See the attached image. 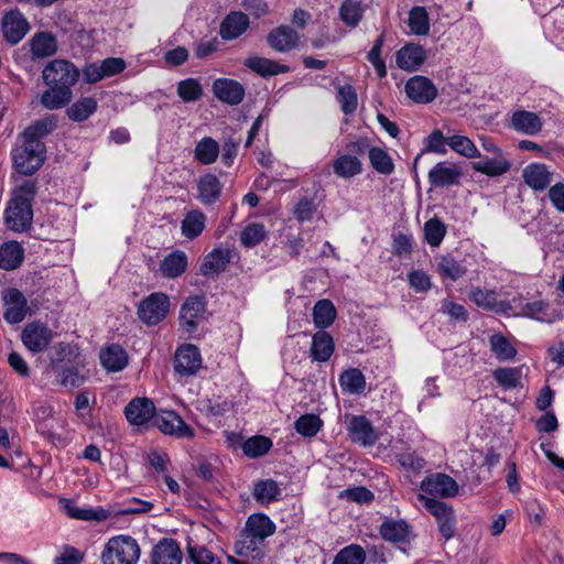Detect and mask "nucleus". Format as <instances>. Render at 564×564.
I'll return each instance as SVG.
<instances>
[{"label":"nucleus","mask_w":564,"mask_h":564,"mask_svg":"<svg viewBox=\"0 0 564 564\" xmlns=\"http://www.w3.org/2000/svg\"><path fill=\"white\" fill-rule=\"evenodd\" d=\"M447 231L446 225L437 217L424 224V238L431 247H438Z\"/></svg>","instance_id":"obj_54"},{"label":"nucleus","mask_w":564,"mask_h":564,"mask_svg":"<svg viewBox=\"0 0 564 564\" xmlns=\"http://www.w3.org/2000/svg\"><path fill=\"white\" fill-rule=\"evenodd\" d=\"M322 425L323 422L316 414H304L294 423L296 432L306 437L315 436L319 432Z\"/></svg>","instance_id":"obj_59"},{"label":"nucleus","mask_w":564,"mask_h":564,"mask_svg":"<svg viewBox=\"0 0 564 564\" xmlns=\"http://www.w3.org/2000/svg\"><path fill=\"white\" fill-rule=\"evenodd\" d=\"M6 225L7 227L15 232L25 231L31 227L33 219V210L31 205H26L23 202L10 200L6 209Z\"/></svg>","instance_id":"obj_14"},{"label":"nucleus","mask_w":564,"mask_h":564,"mask_svg":"<svg viewBox=\"0 0 564 564\" xmlns=\"http://www.w3.org/2000/svg\"><path fill=\"white\" fill-rule=\"evenodd\" d=\"M281 494L279 484L273 479H262L253 486V498L261 503H270L278 500Z\"/></svg>","instance_id":"obj_45"},{"label":"nucleus","mask_w":564,"mask_h":564,"mask_svg":"<svg viewBox=\"0 0 564 564\" xmlns=\"http://www.w3.org/2000/svg\"><path fill=\"white\" fill-rule=\"evenodd\" d=\"M52 370L58 384L65 388H78L86 381L83 365L78 360L77 347L67 343H58L53 347Z\"/></svg>","instance_id":"obj_2"},{"label":"nucleus","mask_w":564,"mask_h":564,"mask_svg":"<svg viewBox=\"0 0 564 564\" xmlns=\"http://www.w3.org/2000/svg\"><path fill=\"white\" fill-rule=\"evenodd\" d=\"M177 95L184 102H194L202 98L203 87L195 78H187L177 84Z\"/></svg>","instance_id":"obj_58"},{"label":"nucleus","mask_w":564,"mask_h":564,"mask_svg":"<svg viewBox=\"0 0 564 564\" xmlns=\"http://www.w3.org/2000/svg\"><path fill=\"white\" fill-rule=\"evenodd\" d=\"M405 93L417 104H429L435 99L437 89L427 77L414 76L406 82Z\"/></svg>","instance_id":"obj_19"},{"label":"nucleus","mask_w":564,"mask_h":564,"mask_svg":"<svg viewBox=\"0 0 564 564\" xmlns=\"http://www.w3.org/2000/svg\"><path fill=\"white\" fill-rule=\"evenodd\" d=\"M243 529L263 542L268 536L274 533L275 524L268 516L254 513L247 519Z\"/></svg>","instance_id":"obj_34"},{"label":"nucleus","mask_w":564,"mask_h":564,"mask_svg":"<svg viewBox=\"0 0 564 564\" xmlns=\"http://www.w3.org/2000/svg\"><path fill=\"white\" fill-rule=\"evenodd\" d=\"M183 553L180 544L172 538L159 540L150 553L151 564H182Z\"/></svg>","instance_id":"obj_15"},{"label":"nucleus","mask_w":564,"mask_h":564,"mask_svg":"<svg viewBox=\"0 0 564 564\" xmlns=\"http://www.w3.org/2000/svg\"><path fill=\"white\" fill-rule=\"evenodd\" d=\"M492 376L503 389H513L520 384L522 367L498 368L494 371Z\"/></svg>","instance_id":"obj_55"},{"label":"nucleus","mask_w":564,"mask_h":564,"mask_svg":"<svg viewBox=\"0 0 564 564\" xmlns=\"http://www.w3.org/2000/svg\"><path fill=\"white\" fill-rule=\"evenodd\" d=\"M262 544V541L243 529L235 542V553L239 556L258 557L261 555L260 546Z\"/></svg>","instance_id":"obj_41"},{"label":"nucleus","mask_w":564,"mask_h":564,"mask_svg":"<svg viewBox=\"0 0 564 564\" xmlns=\"http://www.w3.org/2000/svg\"><path fill=\"white\" fill-rule=\"evenodd\" d=\"M348 433L352 442L362 446H371L378 440V434L371 422L364 415H355L350 419Z\"/></svg>","instance_id":"obj_21"},{"label":"nucleus","mask_w":564,"mask_h":564,"mask_svg":"<svg viewBox=\"0 0 564 564\" xmlns=\"http://www.w3.org/2000/svg\"><path fill=\"white\" fill-rule=\"evenodd\" d=\"M469 299L473 301L478 307L484 310H494L497 305V294L491 290H482L480 288H475L469 293Z\"/></svg>","instance_id":"obj_62"},{"label":"nucleus","mask_w":564,"mask_h":564,"mask_svg":"<svg viewBox=\"0 0 564 564\" xmlns=\"http://www.w3.org/2000/svg\"><path fill=\"white\" fill-rule=\"evenodd\" d=\"M339 383L344 391L352 394L362 393L366 388V379L364 373L357 368L345 370L339 376Z\"/></svg>","instance_id":"obj_46"},{"label":"nucleus","mask_w":564,"mask_h":564,"mask_svg":"<svg viewBox=\"0 0 564 564\" xmlns=\"http://www.w3.org/2000/svg\"><path fill=\"white\" fill-rule=\"evenodd\" d=\"M410 533V528L405 521H386L380 527V534L386 541L402 542Z\"/></svg>","instance_id":"obj_49"},{"label":"nucleus","mask_w":564,"mask_h":564,"mask_svg":"<svg viewBox=\"0 0 564 564\" xmlns=\"http://www.w3.org/2000/svg\"><path fill=\"white\" fill-rule=\"evenodd\" d=\"M56 127L57 117L55 115H50L31 123L20 134V138L43 143L42 139L52 133Z\"/></svg>","instance_id":"obj_31"},{"label":"nucleus","mask_w":564,"mask_h":564,"mask_svg":"<svg viewBox=\"0 0 564 564\" xmlns=\"http://www.w3.org/2000/svg\"><path fill=\"white\" fill-rule=\"evenodd\" d=\"M155 425L162 433L174 435L176 437L193 438L194 431L183 419L174 411H162L155 413L153 419Z\"/></svg>","instance_id":"obj_11"},{"label":"nucleus","mask_w":564,"mask_h":564,"mask_svg":"<svg viewBox=\"0 0 564 564\" xmlns=\"http://www.w3.org/2000/svg\"><path fill=\"white\" fill-rule=\"evenodd\" d=\"M170 300L164 293H152L138 306V316L147 325L153 326L162 322L169 313Z\"/></svg>","instance_id":"obj_6"},{"label":"nucleus","mask_w":564,"mask_h":564,"mask_svg":"<svg viewBox=\"0 0 564 564\" xmlns=\"http://www.w3.org/2000/svg\"><path fill=\"white\" fill-rule=\"evenodd\" d=\"M46 148L44 143L19 137L12 148L11 159L14 170L22 175H32L43 165Z\"/></svg>","instance_id":"obj_3"},{"label":"nucleus","mask_w":564,"mask_h":564,"mask_svg":"<svg viewBox=\"0 0 564 564\" xmlns=\"http://www.w3.org/2000/svg\"><path fill=\"white\" fill-rule=\"evenodd\" d=\"M489 345L495 357L501 362L512 360L517 355V349L499 333L490 336Z\"/></svg>","instance_id":"obj_47"},{"label":"nucleus","mask_w":564,"mask_h":564,"mask_svg":"<svg viewBox=\"0 0 564 564\" xmlns=\"http://www.w3.org/2000/svg\"><path fill=\"white\" fill-rule=\"evenodd\" d=\"M80 70L68 59L55 58L48 62L42 78L47 87L40 96V104L47 110H57L67 106L73 99V86L78 82Z\"/></svg>","instance_id":"obj_1"},{"label":"nucleus","mask_w":564,"mask_h":564,"mask_svg":"<svg viewBox=\"0 0 564 564\" xmlns=\"http://www.w3.org/2000/svg\"><path fill=\"white\" fill-rule=\"evenodd\" d=\"M267 229L262 224L252 223L247 225L240 234V242L246 248H252L262 242L267 237Z\"/></svg>","instance_id":"obj_57"},{"label":"nucleus","mask_w":564,"mask_h":564,"mask_svg":"<svg viewBox=\"0 0 564 564\" xmlns=\"http://www.w3.org/2000/svg\"><path fill=\"white\" fill-rule=\"evenodd\" d=\"M231 260V250L215 248L205 256L199 271L205 276H216L224 272Z\"/></svg>","instance_id":"obj_22"},{"label":"nucleus","mask_w":564,"mask_h":564,"mask_svg":"<svg viewBox=\"0 0 564 564\" xmlns=\"http://www.w3.org/2000/svg\"><path fill=\"white\" fill-rule=\"evenodd\" d=\"M313 322L318 328L330 326L336 318V308L329 300H319L313 307Z\"/></svg>","instance_id":"obj_43"},{"label":"nucleus","mask_w":564,"mask_h":564,"mask_svg":"<svg viewBox=\"0 0 564 564\" xmlns=\"http://www.w3.org/2000/svg\"><path fill=\"white\" fill-rule=\"evenodd\" d=\"M272 447V441L262 435L249 437L242 444L243 454L251 458H257L265 455Z\"/></svg>","instance_id":"obj_53"},{"label":"nucleus","mask_w":564,"mask_h":564,"mask_svg":"<svg viewBox=\"0 0 564 564\" xmlns=\"http://www.w3.org/2000/svg\"><path fill=\"white\" fill-rule=\"evenodd\" d=\"M3 303L6 306L3 318L9 324H19L25 318L28 301L20 290L15 288L7 289L3 294Z\"/></svg>","instance_id":"obj_13"},{"label":"nucleus","mask_w":564,"mask_h":564,"mask_svg":"<svg viewBox=\"0 0 564 564\" xmlns=\"http://www.w3.org/2000/svg\"><path fill=\"white\" fill-rule=\"evenodd\" d=\"M219 144L210 137H204L195 147L194 158L204 165L216 162L219 155Z\"/></svg>","instance_id":"obj_42"},{"label":"nucleus","mask_w":564,"mask_h":564,"mask_svg":"<svg viewBox=\"0 0 564 564\" xmlns=\"http://www.w3.org/2000/svg\"><path fill=\"white\" fill-rule=\"evenodd\" d=\"M335 350L332 335L325 330H318L312 338L310 356L313 361L325 362L329 360Z\"/></svg>","instance_id":"obj_30"},{"label":"nucleus","mask_w":564,"mask_h":564,"mask_svg":"<svg viewBox=\"0 0 564 564\" xmlns=\"http://www.w3.org/2000/svg\"><path fill=\"white\" fill-rule=\"evenodd\" d=\"M249 23V18L243 12H230L223 20L219 34L226 41L235 40L247 31Z\"/></svg>","instance_id":"obj_29"},{"label":"nucleus","mask_w":564,"mask_h":564,"mask_svg":"<svg viewBox=\"0 0 564 564\" xmlns=\"http://www.w3.org/2000/svg\"><path fill=\"white\" fill-rule=\"evenodd\" d=\"M24 250L17 241L6 242L0 247V269L14 270L22 263Z\"/></svg>","instance_id":"obj_38"},{"label":"nucleus","mask_w":564,"mask_h":564,"mask_svg":"<svg viewBox=\"0 0 564 564\" xmlns=\"http://www.w3.org/2000/svg\"><path fill=\"white\" fill-rule=\"evenodd\" d=\"M186 551L193 564H223L220 558L205 545L188 542Z\"/></svg>","instance_id":"obj_51"},{"label":"nucleus","mask_w":564,"mask_h":564,"mask_svg":"<svg viewBox=\"0 0 564 564\" xmlns=\"http://www.w3.org/2000/svg\"><path fill=\"white\" fill-rule=\"evenodd\" d=\"M462 173L445 162L437 163L429 173V181L435 187H444L458 183Z\"/></svg>","instance_id":"obj_33"},{"label":"nucleus","mask_w":564,"mask_h":564,"mask_svg":"<svg viewBox=\"0 0 564 564\" xmlns=\"http://www.w3.org/2000/svg\"><path fill=\"white\" fill-rule=\"evenodd\" d=\"M447 144L453 151L465 158H481V154L476 148L475 143L468 137L459 134L452 135L447 138Z\"/></svg>","instance_id":"obj_52"},{"label":"nucleus","mask_w":564,"mask_h":564,"mask_svg":"<svg viewBox=\"0 0 564 564\" xmlns=\"http://www.w3.org/2000/svg\"><path fill=\"white\" fill-rule=\"evenodd\" d=\"M408 25L416 35H426L430 32V19L424 7H414L410 10Z\"/></svg>","instance_id":"obj_50"},{"label":"nucleus","mask_w":564,"mask_h":564,"mask_svg":"<svg viewBox=\"0 0 564 564\" xmlns=\"http://www.w3.org/2000/svg\"><path fill=\"white\" fill-rule=\"evenodd\" d=\"M552 172L542 163H531L522 171L524 183L534 191H544L552 182Z\"/></svg>","instance_id":"obj_28"},{"label":"nucleus","mask_w":564,"mask_h":564,"mask_svg":"<svg viewBox=\"0 0 564 564\" xmlns=\"http://www.w3.org/2000/svg\"><path fill=\"white\" fill-rule=\"evenodd\" d=\"M223 188L217 175L206 173L197 180V198L203 205H213L220 198Z\"/></svg>","instance_id":"obj_23"},{"label":"nucleus","mask_w":564,"mask_h":564,"mask_svg":"<svg viewBox=\"0 0 564 564\" xmlns=\"http://www.w3.org/2000/svg\"><path fill=\"white\" fill-rule=\"evenodd\" d=\"M205 312L206 303L203 296L195 295L186 299L180 311V325L183 332L195 333Z\"/></svg>","instance_id":"obj_8"},{"label":"nucleus","mask_w":564,"mask_h":564,"mask_svg":"<svg viewBox=\"0 0 564 564\" xmlns=\"http://www.w3.org/2000/svg\"><path fill=\"white\" fill-rule=\"evenodd\" d=\"M421 490L433 497L452 498L458 494V485L454 478L443 473L426 476L420 486Z\"/></svg>","instance_id":"obj_10"},{"label":"nucleus","mask_w":564,"mask_h":564,"mask_svg":"<svg viewBox=\"0 0 564 564\" xmlns=\"http://www.w3.org/2000/svg\"><path fill=\"white\" fill-rule=\"evenodd\" d=\"M36 185L34 181L26 180L24 181L14 192V195L11 200L14 202H23L26 205H31L32 199L35 196Z\"/></svg>","instance_id":"obj_64"},{"label":"nucleus","mask_w":564,"mask_h":564,"mask_svg":"<svg viewBox=\"0 0 564 564\" xmlns=\"http://www.w3.org/2000/svg\"><path fill=\"white\" fill-rule=\"evenodd\" d=\"M214 95L224 104L227 105H239L245 98L243 86L230 78H217L213 83Z\"/></svg>","instance_id":"obj_20"},{"label":"nucleus","mask_w":564,"mask_h":564,"mask_svg":"<svg viewBox=\"0 0 564 564\" xmlns=\"http://www.w3.org/2000/svg\"><path fill=\"white\" fill-rule=\"evenodd\" d=\"M337 100L345 115H351L356 111L358 106V96L356 89L351 85H345L338 88Z\"/></svg>","instance_id":"obj_60"},{"label":"nucleus","mask_w":564,"mask_h":564,"mask_svg":"<svg viewBox=\"0 0 564 564\" xmlns=\"http://www.w3.org/2000/svg\"><path fill=\"white\" fill-rule=\"evenodd\" d=\"M1 30L4 40L15 45L26 35L30 24L18 9H13L3 14Z\"/></svg>","instance_id":"obj_12"},{"label":"nucleus","mask_w":564,"mask_h":564,"mask_svg":"<svg viewBox=\"0 0 564 564\" xmlns=\"http://www.w3.org/2000/svg\"><path fill=\"white\" fill-rule=\"evenodd\" d=\"M542 120L541 118L532 111L528 110H517L512 112L510 117L509 127L514 131L534 135L542 130Z\"/></svg>","instance_id":"obj_24"},{"label":"nucleus","mask_w":564,"mask_h":564,"mask_svg":"<svg viewBox=\"0 0 564 564\" xmlns=\"http://www.w3.org/2000/svg\"><path fill=\"white\" fill-rule=\"evenodd\" d=\"M364 15V8L358 0H344L339 8L340 20L350 28H356Z\"/></svg>","instance_id":"obj_48"},{"label":"nucleus","mask_w":564,"mask_h":564,"mask_svg":"<svg viewBox=\"0 0 564 564\" xmlns=\"http://www.w3.org/2000/svg\"><path fill=\"white\" fill-rule=\"evenodd\" d=\"M205 224L206 216L202 210H189L182 220V235L187 239H195L203 232Z\"/></svg>","instance_id":"obj_40"},{"label":"nucleus","mask_w":564,"mask_h":564,"mask_svg":"<svg viewBox=\"0 0 564 564\" xmlns=\"http://www.w3.org/2000/svg\"><path fill=\"white\" fill-rule=\"evenodd\" d=\"M479 159V161L473 162V169L489 177L506 174L512 165L506 154L492 155L491 158L481 156Z\"/></svg>","instance_id":"obj_27"},{"label":"nucleus","mask_w":564,"mask_h":564,"mask_svg":"<svg viewBox=\"0 0 564 564\" xmlns=\"http://www.w3.org/2000/svg\"><path fill=\"white\" fill-rule=\"evenodd\" d=\"M333 170L338 177L349 180L362 172V163L356 155L341 154L334 160Z\"/></svg>","instance_id":"obj_37"},{"label":"nucleus","mask_w":564,"mask_h":564,"mask_svg":"<svg viewBox=\"0 0 564 564\" xmlns=\"http://www.w3.org/2000/svg\"><path fill=\"white\" fill-rule=\"evenodd\" d=\"M202 368L199 349L192 344H186L176 349L174 357V370L182 377L195 376Z\"/></svg>","instance_id":"obj_9"},{"label":"nucleus","mask_w":564,"mask_h":564,"mask_svg":"<svg viewBox=\"0 0 564 564\" xmlns=\"http://www.w3.org/2000/svg\"><path fill=\"white\" fill-rule=\"evenodd\" d=\"M365 561V550L360 545L350 544L335 555L333 564H364Z\"/></svg>","instance_id":"obj_56"},{"label":"nucleus","mask_w":564,"mask_h":564,"mask_svg":"<svg viewBox=\"0 0 564 564\" xmlns=\"http://www.w3.org/2000/svg\"><path fill=\"white\" fill-rule=\"evenodd\" d=\"M30 46L31 59L37 61L51 57L56 54L58 43L56 36L46 31H40L32 35L28 42Z\"/></svg>","instance_id":"obj_18"},{"label":"nucleus","mask_w":564,"mask_h":564,"mask_svg":"<svg viewBox=\"0 0 564 564\" xmlns=\"http://www.w3.org/2000/svg\"><path fill=\"white\" fill-rule=\"evenodd\" d=\"M438 272L442 276L456 281L465 275L466 269L453 257L446 256L438 263Z\"/></svg>","instance_id":"obj_61"},{"label":"nucleus","mask_w":564,"mask_h":564,"mask_svg":"<svg viewBox=\"0 0 564 564\" xmlns=\"http://www.w3.org/2000/svg\"><path fill=\"white\" fill-rule=\"evenodd\" d=\"M154 403L148 398H134L124 408L128 422L134 426H145L154 419Z\"/></svg>","instance_id":"obj_16"},{"label":"nucleus","mask_w":564,"mask_h":564,"mask_svg":"<svg viewBox=\"0 0 564 564\" xmlns=\"http://www.w3.org/2000/svg\"><path fill=\"white\" fill-rule=\"evenodd\" d=\"M426 53L421 45L406 44L395 54V63L399 68L414 72L424 63Z\"/></svg>","instance_id":"obj_26"},{"label":"nucleus","mask_w":564,"mask_h":564,"mask_svg":"<svg viewBox=\"0 0 564 564\" xmlns=\"http://www.w3.org/2000/svg\"><path fill=\"white\" fill-rule=\"evenodd\" d=\"M97 99L94 97H82L66 109L68 119L75 122H83L96 112Z\"/></svg>","instance_id":"obj_39"},{"label":"nucleus","mask_w":564,"mask_h":564,"mask_svg":"<svg viewBox=\"0 0 564 564\" xmlns=\"http://www.w3.org/2000/svg\"><path fill=\"white\" fill-rule=\"evenodd\" d=\"M187 268V257L182 250L167 254L160 263V272L166 279H175L182 275Z\"/></svg>","instance_id":"obj_32"},{"label":"nucleus","mask_w":564,"mask_h":564,"mask_svg":"<svg viewBox=\"0 0 564 564\" xmlns=\"http://www.w3.org/2000/svg\"><path fill=\"white\" fill-rule=\"evenodd\" d=\"M419 499L425 509L434 516L442 536L445 540L452 539L456 532V517L452 506L434 498H427L422 494L419 495Z\"/></svg>","instance_id":"obj_5"},{"label":"nucleus","mask_w":564,"mask_h":564,"mask_svg":"<svg viewBox=\"0 0 564 564\" xmlns=\"http://www.w3.org/2000/svg\"><path fill=\"white\" fill-rule=\"evenodd\" d=\"M516 307L519 308L518 312H514L516 316L528 317L541 323L551 324L563 317L560 312L550 310L549 304L543 301L528 302L524 304L519 301Z\"/></svg>","instance_id":"obj_17"},{"label":"nucleus","mask_w":564,"mask_h":564,"mask_svg":"<svg viewBox=\"0 0 564 564\" xmlns=\"http://www.w3.org/2000/svg\"><path fill=\"white\" fill-rule=\"evenodd\" d=\"M52 339V329L41 322L26 324L21 333L23 345L33 354L46 350Z\"/></svg>","instance_id":"obj_7"},{"label":"nucleus","mask_w":564,"mask_h":564,"mask_svg":"<svg viewBox=\"0 0 564 564\" xmlns=\"http://www.w3.org/2000/svg\"><path fill=\"white\" fill-rule=\"evenodd\" d=\"M369 162L372 169L382 175H391L394 172V163L391 155L379 147L369 149Z\"/></svg>","instance_id":"obj_44"},{"label":"nucleus","mask_w":564,"mask_h":564,"mask_svg":"<svg viewBox=\"0 0 564 564\" xmlns=\"http://www.w3.org/2000/svg\"><path fill=\"white\" fill-rule=\"evenodd\" d=\"M297 42V32L289 25H280L268 34V44L276 52H289L296 47Z\"/></svg>","instance_id":"obj_25"},{"label":"nucleus","mask_w":564,"mask_h":564,"mask_svg":"<svg viewBox=\"0 0 564 564\" xmlns=\"http://www.w3.org/2000/svg\"><path fill=\"white\" fill-rule=\"evenodd\" d=\"M140 546L130 535H117L108 540L101 554L102 564H137Z\"/></svg>","instance_id":"obj_4"},{"label":"nucleus","mask_w":564,"mask_h":564,"mask_svg":"<svg viewBox=\"0 0 564 564\" xmlns=\"http://www.w3.org/2000/svg\"><path fill=\"white\" fill-rule=\"evenodd\" d=\"M101 365L112 372L122 370L128 365V355L120 345H110L100 352Z\"/></svg>","instance_id":"obj_36"},{"label":"nucleus","mask_w":564,"mask_h":564,"mask_svg":"<svg viewBox=\"0 0 564 564\" xmlns=\"http://www.w3.org/2000/svg\"><path fill=\"white\" fill-rule=\"evenodd\" d=\"M243 64L246 67H248L249 69H251L252 72L257 73L262 77L274 76L278 74L289 72L288 66L281 65L275 61L260 56L249 57L245 61Z\"/></svg>","instance_id":"obj_35"},{"label":"nucleus","mask_w":564,"mask_h":564,"mask_svg":"<svg viewBox=\"0 0 564 564\" xmlns=\"http://www.w3.org/2000/svg\"><path fill=\"white\" fill-rule=\"evenodd\" d=\"M339 497L358 503H368L373 500V494L362 486L345 489Z\"/></svg>","instance_id":"obj_63"}]
</instances>
